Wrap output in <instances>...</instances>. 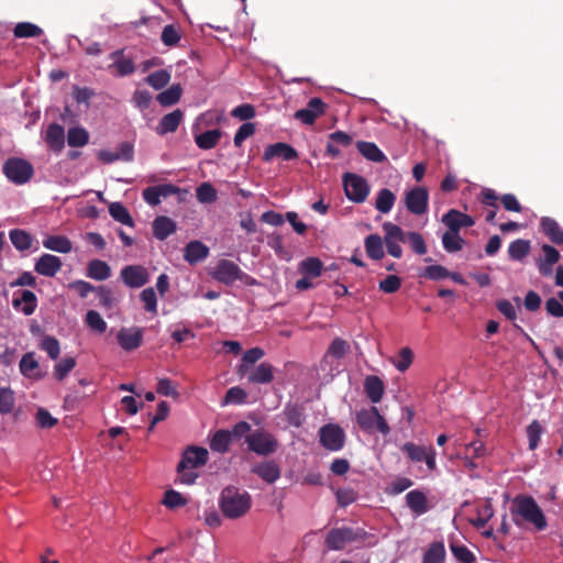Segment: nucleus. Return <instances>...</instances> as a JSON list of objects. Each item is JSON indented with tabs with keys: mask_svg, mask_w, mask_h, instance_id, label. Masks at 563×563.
<instances>
[{
	"mask_svg": "<svg viewBox=\"0 0 563 563\" xmlns=\"http://www.w3.org/2000/svg\"><path fill=\"white\" fill-rule=\"evenodd\" d=\"M122 282L130 288H141L148 283V272L142 265H128L120 273Z\"/></svg>",
	"mask_w": 563,
	"mask_h": 563,
	"instance_id": "13",
	"label": "nucleus"
},
{
	"mask_svg": "<svg viewBox=\"0 0 563 563\" xmlns=\"http://www.w3.org/2000/svg\"><path fill=\"white\" fill-rule=\"evenodd\" d=\"M510 514L517 526H521L522 521H526L531 523L538 531H543L548 527L542 509L531 496H516L512 500Z\"/></svg>",
	"mask_w": 563,
	"mask_h": 563,
	"instance_id": "1",
	"label": "nucleus"
},
{
	"mask_svg": "<svg viewBox=\"0 0 563 563\" xmlns=\"http://www.w3.org/2000/svg\"><path fill=\"white\" fill-rule=\"evenodd\" d=\"M542 233L554 244H563V229L560 224L550 217H543L540 221Z\"/></svg>",
	"mask_w": 563,
	"mask_h": 563,
	"instance_id": "25",
	"label": "nucleus"
},
{
	"mask_svg": "<svg viewBox=\"0 0 563 563\" xmlns=\"http://www.w3.org/2000/svg\"><path fill=\"white\" fill-rule=\"evenodd\" d=\"M196 198L201 203H213L217 198V190L210 183H202L196 189Z\"/></svg>",
	"mask_w": 563,
	"mask_h": 563,
	"instance_id": "49",
	"label": "nucleus"
},
{
	"mask_svg": "<svg viewBox=\"0 0 563 563\" xmlns=\"http://www.w3.org/2000/svg\"><path fill=\"white\" fill-rule=\"evenodd\" d=\"M420 276L430 280H440L448 278L450 276V272L444 266L430 265L423 269Z\"/></svg>",
	"mask_w": 563,
	"mask_h": 563,
	"instance_id": "59",
	"label": "nucleus"
},
{
	"mask_svg": "<svg viewBox=\"0 0 563 563\" xmlns=\"http://www.w3.org/2000/svg\"><path fill=\"white\" fill-rule=\"evenodd\" d=\"M325 111V103L320 98H311L306 108L297 110L294 114L295 119L303 124L311 125Z\"/></svg>",
	"mask_w": 563,
	"mask_h": 563,
	"instance_id": "14",
	"label": "nucleus"
},
{
	"mask_svg": "<svg viewBox=\"0 0 563 563\" xmlns=\"http://www.w3.org/2000/svg\"><path fill=\"white\" fill-rule=\"evenodd\" d=\"M222 136V132L218 129L206 131L201 134L195 136V142L197 146L201 150H211L217 146L220 139Z\"/></svg>",
	"mask_w": 563,
	"mask_h": 563,
	"instance_id": "35",
	"label": "nucleus"
},
{
	"mask_svg": "<svg viewBox=\"0 0 563 563\" xmlns=\"http://www.w3.org/2000/svg\"><path fill=\"white\" fill-rule=\"evenodd\" d=\"M338 505L342 508L356 501L358 494L353 488H339L335 492Z\"/></svg>",
	"mask_w": 563,
	"mask_h": 563,
	"instance_id": "61",
	"label": "nucleus"
},
{
	"mask_svg": "<svg viewBox=\"0 0 563 563\" xmlns=\"http://www.w3.org/2000/svg\"><path fill=\"white\" fill-rule=\"evenodd\" d=\"M355 419L358 427L365 432H372L374 430H377L384 435L390 432V428L386 422L385 418L379 413L378 409L374 406L357 411Z\"/></svg>",
	"mask_w": 563,
	"mask_h": 563,
	"instance_id": "6",
	"label": "nucleus"
},
{
	"mask_svg": "<svg viewBox=\"0 0 563 563\" xmlns=\"http://www.w3.org/2000/svg\"><path fill=\"white\" fill-rule=\"evenodd\" d=\"M364 389L368 399L373 404H376L382 400L385 387L383 380L378 376L369 375L365 378Z\"/></svg>",
	"mask_w": 563,
	"mask_h": 563,
	"instance_id": "29",
	"label": "nucleus"
},
{
	"mask_svg": "<svg viewBox=\"0 0 563 563\" xmlns=\"http://www.w3.org/2000/svg\"><path fill=\"white\" fill-rule=\"evenodd\" d=\"M232 442V433L229 430L220 429L217 430L210 439V449L213 452L227 453L230 450Z\"/></svg>",
	"mask_w": 563,
	"mask_h": 563,
	"instance_id": "32",
	"label": "nucleus"
},
{
	"mask_svg": "<svg viewBox=\"0 0 563 563\" xmlns=\"http://www.w3.org/2000/svg\"><path fill=\"white\" fill-rule=\"evenodd\" d=\"M413 361V352L410 347H402L399 350L398 360L394 362L395 367L404 373L406 372L412 364Z\"/></svg>",
	"mask_w": 563,
	"mask_h": 563,
	"instance_id": "58",
	"label": "nucleus"
},
{
	"mask_svg": "<svg viewBox=\"0 0 563 563\" xmlns=\"http://www.w3.org/2000/svg\"><path fill=\"white\" fill-rule=\"evenodd\" d=\"M183 95V87L180 84H174L166 90L159 92L156 97L158 103L163 107H170L176 104Z\"/></svg>",
	"mask_w": 563,
	"mask_h": 563,
	"instance_id": "33",
	"label": "nucleus"
},
{
	"mask_svg": "<svg viewBox=\"0 0 563 563\" xmlns=\"http://www.w3.org/2000/svg\"><path fill=\"white\" fill-rule=\"evenodd\" d=\"M275 157H280L284 161H292L298 157L297 151L287 143L278 142L268 145L263 154V159L268 162Z\"/></svg>",
	"mask_w": 563,
	"mask_h": 563,
	"instance_id": "20",
	"label": "nucleus"
},
{
	"mask_svg": "<svg viewBox=\"0 0 563 563\" xmlns=\"http://www.w3.org/2000/svg\"><path fill=\"white\" fill-rule=\"evenodd\" d=\"M163 504L169 509H175L185 506L187 499L180 493L169 489L164 494Z\"/></svg>",
	"mask_w": 563,
	"mask_h": 563,
	"instance_id": "57",
	"label": "nucleus"
},
{
	"mask_svg": "<svg viewBox=\"0 0 563 563\" xmlns=\"http://www.w3.org/2000/svg\"><path fill=\"white\" fill-rule=\"evenodd\" d=\"M144 80L154 89L159 90L170 81V73L166 69H159L150 74Z\"/></svg>",
	"mask_w": 563,
	"mask_h": 563,
	"instance_id": "48",
	"label": "nucleus"
},
{
	"mask_svg": "<svg viewBox=\"0 0 563 563\" xmlns=\"http://www.w3.org/2000/svg\"><path fill=\"white\" fill-rule=\"evenodd\" d=\"M184 119V112L180 109H176L165 114L156 126V132L159 135L175 132Z\"/></svg>",
	"mask_w": 563,
	"mask_h": 563,
	"instance_id": "22",
	"label": "nucleus"
},
{
	"mask_svg": "<svg viewBox=\"0 0 563 563\" xmlns=\"http://www.w3.org/2000/svg\"><path fill=\"white\" fill-rule=\"evenodd\" d=\"M43 246L59 253H69L73 249L71 242L64 235H49L43 240Z\"/></svg>",
	"mask_w": 563,
	"mask_h": 563,
	"instance_id": "34",
	"label": "nucleus"
},
{
	"mask_svg": "<svg viewBox=\"0 0 563 563\" xmlns=\"http://www.w3.org/2000/svg\"><path fill=\"white\" fill-rule=\"evenodd\" d=\"M251 472L268 484L280 477V468L274 461L262 462L252 467Z\"/></svg>",
	"mask_w": 563,
	"mask_h": 563,
	"instance_id": "24",
	"label": "nucleus"
},
{
	"mask_svg": "<svg viewBox=\"0 0 563 563\" xmlns=\"http://www.w3.org/2000/svg\"><path fill=\"white\" fill-rule=\"evenodd\" d=\"M445 555L444 543L437 541L429 545L421 563H444Z\"/></svg>",
	"mask_w": 563,
	"mask_h": 563,
	"instance_id": "38",
	"label": "nucleus"
},
{
	"mask_svg": "<svg viewBox=\"0 0 563 563\" xmlns=\"http://www.w3.org/2000/svg\"><path fill=\"white\" fill-rule=\"evenodd\" d=\"M181 35L179 32V29L174 24H167L164 26L161 40L164 43V45L168 47H173L178 44L180 41Z\"/></svg>",
	"mask_w": 563,
	"mask_h": 563,
	"instance_id": "50",
	"label": "nucleus"
},
{
	"mask_svg": "<svg viewBox=\"0 0 563 563\" xmlns=\"http://www.w3.org/2000/svg\"><path fill=\"white\" fill-rule=\"evenodd\" d=\"M406 504L416 516H421L429 510L427 496L419 489L410 490L406 495Z\"/></svg>",
	"mask_w": 563,
	"mask_h": 563,
	"instance_id": "26",
	"label": "nucleus"
},
{
	"mask_svg": "<svg viewBox=\"0 0 563 563\" xmlns=\"http://www.w3.org/2000/svg\"><path fill=\"white\" fill-rule=\"evenodd\" d=\"M531 244L529 240L518 239L508 246V255L514 261H522L529 255Z\"/></svg>",
	"mask_w": 563,
	"mask_h": 563,
	"instance_id": "37",
	"label": "nucleus"
},
{
	"mask_svg": "<svg viewBox=\"0 0 563 563\" xmlns=\"http://www.w3.org/2000/svg\"><path fill=\"white\" fill-rule=\"evenodd\" d=\"M247 380L253 384H268L274 378V367L266 362L249 371Z\"/></svg>",
	"mask_w": 563,
	"mask_h": 563,
	"instance_id": "27",
	"label": "nucleus"
},
{
	"mask_svg": "<svg viewBox=\"0 0 563 563\" xmlns=\"http://www.w3.org/2000/svg\"><path fill=\"white\" fill-rule=\"evenodd\" d=\"M355 145L360 154L371 162L383 163L387 159L386 155L373 142L357 141Z\"/></svg>",
	"mask_w": 563,
	"mask_h": 563,
	"instance_id": "30",
	"label": "nucleus"
},
{
	"mask_svg": "<svg viewBox=\"0 0 563 563\" xmlns=\"http://www.w3.org/2000/svg\"><path fill=\"white\" fill-rule=\"evenodd\" d=\"M249 451L261 455L268 456L277 452L279 442L277 438L264 429H256L246 437Z\"/></svg>",
	"mask_w": 563,
	"mask_h": 563,
	"instance_id": "4",
	"label": "nucleus"
},
{
	"mask_svg": "<svg viewBox=\"0 0 563 563\" xmlns=\"http://www.w3.org/2000/svg\"><path fill=\"white\" fill-rule=\"evenodd\" d=\"M450 549L457 561L461 563H474L475 555L465 545L451 543Z\"/></svg>",
	"mask_w": 563,
	"mask_h": 563,
	"instance_id": "63",
	"label": "nucleus"
},
{
	"mask_svg": "<svg viewBox=\"0 0 563 563\" xmlns=\"http://www.w3.org/2000/svg\"><path fill=\"white\" fill-rule=\"evenodd\" d=\"M396 201V196L388 188H383L378 191L375 208L382 213H388Z\"/></svg>",
	"mask_w": 563,
	"mask_h": 563,
	"instance_id": "39",
	"label": "nucleus"
},
{
	"mask_svg": "<svg viewBox=\"0 0 563 563\" xmlns=\"http://www.w3.org/2000/svg\"><path fill=\"white\" fill-rule=\"evenodd\" d=\"M285 418L289 426L299 428L305 421L302 408L298 405L287 404L284 409Z\"/></svg>",
	"mask_w": 563,
	"mask_h": 563,
	"instance_id": "47",
	"label": "nucleus"
},
{
	"mask_svg": "<svg viewBox=\"0 0 563 563\" xmlns=\"http://www.w3.org/2000/svg\"><path fill=\"white\" fill-rule=\"evenodd\" d=\"M209 255V249L200 241H190L184 249V258L189 264H197Z\"/></svg>",
	"mask_w": 563,
	"mask_h": 563,
	"instance_id": "23",
	"label": "nucleus"
},
{
	"mask_svg": "<svg viewBox=\"0 0 563 563\" xmlns=\"http://www.w3.org/2000/svg\"><path fill=\"white\" fill-rule=\"evenodd\" d=\"M43 34V30L31 22H20L13 29V35L16 38L38 37Z\"/></svg>",
	"mask_w": 563,
	"mask_h": 563,
	"instance_id": "41",
	"label": "nucleus"
},
{
	"mask_svg": "<svg viewBox=\"0 0 563 563\" xmlns=\"http://www.w3.org/2000/svg\"><path fill=\"white\" fill-rule=\"evenodd\" d=\"M401 451L407 455V457L413 462H424L427 465V468L429 471H435L437 468V462H435V450L433 446H424V445H418L413 442H406L401 446Z\"/></svg>",
	"mask_w": 563,
	"mask_h": 563,
	"instance_id": "9",
	"label": "nucleus"
},
{
	"mask_svg": "<svg viewBox=\"0 0 563 563\" xmlns=\"http://www.w3.org/2000/svg\"><path fill=\"white\" fill-rule=\"evenodd\" d=\"M264 356V351L261 347H252L244 352L242 356V364L239 366L238 373L245 375L249 373V364H255Z\"/></svg>",
	"mask_w": 563,
	"mask_h": 563,
	"instance_id": "45",
	"label": "nucleus"
},
{
	"mask_svg": "<svg viewBox=\"0 0 563 563\" xmlns=\"http://www.w3.org/2000/svg\"><path fill=\"white\" fill-rule=\"evenodd\" d=\"M9 236L13 246L19 251H26L32 246L33 238L24 230H11Z\"/></svg>",
	"mask_w": 563,
	"mask_h": 563,
	"instance_id": "40",
	"label": "nucleus"
},
{
	"mask_svg": "<svg viewBox=\"0 0 563 563\" xmlns=\"http://www.w3.org/2000/svg\"><path fill=\"white\" fill-rule=\"evenodd\" d=\"M86 275L95 280L102 282L111 276V267L101 260H91L87 265Z\"/></svg>",
	"mask_w": 563,
	"mask_h": 563,
	"instance_id": "31",
	"label": "nucleus"
},
{
	"mask_svg": "<svg viewBox=\"0 0 563 563\" xmlns=\"http://www.w3.org/2000/svg\"><path fill=\"white\" fill-rule=\"evenodd\" d=\"M542 431H543V429L538 420H533L527 427V435H528V440H529V449L530 450L533 451L539 446Z\"/></svg>",
	"mask_w": 563,
	"mask_h": 563,
	"instance_id": "56",
	"label": "nucleus"
},
{
	"mask_svg": "<svg viewBox=\"0 0 563 563\" xmlns=\"http://www.w3.org/2000/svg\"><path fill=\"white\" fill-rule=\"evenodd\" d=\"M465 241L455 231H448L442 236V244L446 252L453 253L462 250Z\"/></svg>",
	"mask_w": 563,
	"mask_h": 563,
	"instance_id": "46",
	"label": "nucleus"
},
{
	"mask_svg": "<svg viewBox=\"0 0 563 563\" xmlns=\"http://www.w3.org/2000/svg\"><path fill=\"white\" fill-rule=\"evenodd\" d=\"M385 232V244L389 255L395 258H400L402 249L400 243H406V232L397 224L385 222L383 224Z\"/></svg>",
	"mask_w": 563,
	"mask_h": 563,
	"instance_id": "11",
	"label": "nucleus"
},
{
	"mask_svg": "<svg viewBox=\"0 0 563 563\" xmlns=\"http://www.w3.org/2000/svg\"><path fill=\"white\" fill-rule=\"evenodd\" d=\"M343 187L347 199L355 203L364 202L369 194L368 183L357 174L345 173L343 175Z\"/></svg>",
	"mask_w": 563,
	"mask_h": 563,
	"instance_id": "7",
	"label": "nucleus"
},
{
	"mask_svg": "<svg viewBox=\"0 0 563 563\" xmlns=\"http://www.w3.org/2000/svg\"><path fill=\"white\" fill-rule=\"evenodd\" d=\"M40 347L47 353L52 360H57L60 353V344L54 336L46 335L41 341Z\"/></svg>",
	"mask_w": 563,
	"mask_h": 563,
	"instance_id": "53",
	"label": "nucleus"
},
{
	"mask_svg": "<svg viewBox=\"0 0 563 563\" xmlns=\"http://www.w3.org/2000/svg\"><path fill=\"white\" fill-rule=\"evenodd\" d=\"M47 146L54 152H60L65 146V130L58 123H51L44 135Z\"/></svg>",
	"mask_w": 563,
	"mask_h": 563,
	"instance_id": "21",
	"label": "nucleus"
},
{
	"mask_svg": "<svg viewBox=\"0 0 563 563\" xmlns=\"http://www.w3.org/2000/svg\"><path fill=\"white\" fill-rule=\"evenodd\" d=\"M117 340L122 350L131 352L141 346L143 342V330L141 328H121Z\"/></svg>",
	"mask_w": 563,
	"mask_h": 563,
	"instance_id": "15",
	"label": "nucleus"
},
{
	"mask_svg": "<svg viewBox=\"0 0 563 563\" xmlns=\"http://www.w3.org/2000/svg\"><path fill=\"white\" fill-rule=\"evenodd\" d=\"M140 298L144 302V308L147 312L157 313V297L153 287L143 289Z\"/></svg>",
	"mask_w": 563,
	"mask_h": 563,
	"instance_id": "55",
	"label": "nucleus"
},
{
	"mask_svg": "<svg viewBox=\"0 0 563 563\" xmlns=\"http://www.w3.org/2000/svg\"><path fill=\"white\" fill-rule=\"evenodd\" d=\"M366 254L375 261L384 257L383 240L378 234H371L365 239Z\"/></svg>",
	"mask_w": 563,
	"mask_h": 563,
	"instance_id": "36",
	"label": "nucleus"
},
{
	"mask_svg": "<svg viewBox=\"0 0 563 563\" xmlns=\"http://www.w3.org/2000/svg\"><path fill=\"white\" fill-rule=\"evenodd\" d=\"M152 229L153 235L157 240L164 241L176 231V223L168 217L159 216L154 219Z\"/></svg>",
	"mask_w": 563,
	"mask_h": 563,
	"instance_id": "28",
	"label": "nucleus"
},
{
	"mask_svg": "<svg viewBox=\"0 0 563 563\" xmlns=\"http://www.w3.org/2000/svg\"><path fill=\"white\" fill-rule=\"evenodd\" d=\"M442 222L448 227L450 231L459 232L461 228H468L475 224V220L456 209H450L442 217Z\"/></svg>",
	"mask_w": 563,
	"mask_h": 563,
	"instance_id": "17",
	"label": "nucleus"
},
{
	"mask_svg": "<svg viewBox=\"0 0 563 563\" xmlns=\"http://www.w3.org/2000/svg\"><path fill=\"white\" fill-rule=\"evenodd\" d=\"M322 271L323 264L318 257H307L300 263V272L310 278L319 277Z\"/></svg>",
	"mask_w": 563,
	"mask_h": 563,
	"instance_id": "44",
	"label": "nucleus"
},
{
	"mask_svg": "<svg viewBox=\"0 0 563 563\" xmlns=\"http://www.w3.org/2000/svg\"><path fill=\"white\" fill-rule=\"evenodd\" d=\"M429 192L424 187H415L406 192L405 203L408 211L421 216L428 211Z\"/></svg>",
	"mask_w": 563,
	"mask_h": 563,
	"instance_id": "12",
	"label": "nucleus"
},
{
	"mask_svg": "<svg viewBox=\"0 0 563 563\" xmlns=\"http://www.w3.org/2000/svg\"><path fill=\"white\" fill-rule=\"evenodd\" d=\"M62 265L59 257L46 253L36 261L34 269L40 275L53 277L60 271Z\"/></svg>",
	"mask_w": 563,
	"mask_h": 563,
	"instance_id": "18",
	"label": "nucleus"
},
{
	"mask_svg": "<svg viewBox=\"0 0 563 563\" xmlns=\"http://www.w3.org/2000/svg\"><path fill=\"white\" fill-rule=\"evenodd\" d=\"M36 423L42 429H51L58 422L45 408H38L35 415Z\"/></svg>",
	"mask_w": 563,
	"mask_h": 563,
	"instance_id": "62",
	"label": "nucleus"
},
{
	"mask_svg": "<svg viewBox=\"0 0 563 563\" xmlns=\"http://www.w3.org/2000/svg\"><path fill=\"white\" fill-rule=\"evenodd\" d=\"M252 507V497L246 490L234 486L222 489L219 497V508L228 519L244 517Z\"/></svg>",
	"mask_w": 563,
	"mask_h": 563,
	"instance_id": "2",
	"label": "nucleus"
},
{
	"mask_svg": "<svg viewBox=\"0 0 563 563\" xmlns=\"http://www.w3.org/2000/svg\"><path fill=\"white\" fill-rule=\"evenodd\" d=\"M319 437L321 445L328 451H340L345 444V433L339 424H324L319 430Z\"/></svg>",
	"mask_w": 563,
	"mask_h": 563,
	"instance_id": "10",
	"label": "nucleus"
},
{
	"mask_svg": "<svg viewBox=\"0 0 563 563\" xmlns=\"http://www.w3.org/2000/svg\"><path fill=\"white\" fill-rule=\"evenodd\" d=\"M89 142V133L80 126L70 128L67 132V143L70 147H82Z\"/></svg>",
	"mask_w": 563,
	"mask_h": 563,
	"instance_id": "43",
	"label": "nucleus"
},
{
	"mask_svg": "<svg viewBox=\"0 0 563 563\" xmlns=\"http://www.w3.org/2000/svg\"><path fill=\"white\" fill-rule=\"evenodd\" d=\"M406 243H408L411 250L418 255H423L427 253V245L424 240L418 232H406Z\"/></svg>",
	"mask_w": 563,
	"mask_h": 563,
	"instance_id": "54",
	"label": "nucleus"
},
{
	"mask_svg": "<svg viewBox=\"0 0 563 563\" xmlns=\"http://www.w3.org/2000/svg\"><path fill=\"white\" fill-rule=\"evenodd\" d=\"M2 172L15 185L26 184L34 175L32 164L20 157L8 158L3 164Z\"/></svg>",
	"mask_w": 563,
	"mask_h": 563,
	"instance_id": "5",
	"label": "nucleus"
},
{
	"mask_svg": "<svg viewBox=\"0 0 563 563\" xmlns=\"http://www.w3.org/2000/svg\"><path fill=\"white\" fill-rule=\"evenodd\" d=\"M109 213L115 221L131 228L134 227L133 218L121 202H112L109 206Z\"/></svg>",
	"mask_w": 563,
	"mask_h": 563,
	"instance_id": "42",
	"label": "nucleus"
},
{
	"mask_svg": "<svg viewBox=\"0 0 563 563\" xmlns=\"http://www.w3.org/2000/svg\"><path fill=\"white\" fill-rule=\"evenodd\" d=\"M368 533L362 529H353L351 527L332 528L325 537V545L329 550H343L347 543H363L367 539Z\"/></svg>",
	"mask_w": 563,
	"mask_h": 563,
	"instance_id": "3",
	"label": "nucleus"
},
{
	"mask_svg": "<svg viewBox=\"0 0 563 563\" xmlns=\"http://www.w3.org/2000/svg\"><path fill=\"white\" fill-rule=\"evenodd\" d=\"M85 321L91 330L97 331L98 333H103L107 330V322L96 310H89L86 313Z\"/></svg>",
	"mask_w": 563,
	"mask_h": 563,
	"instance_id": "52",
	"label": "nucleus"
},
{
	"mask_svg": "<svg viewBox=\"0 0 563 563\" xmlns=\"http://www.w3.org/2000/svg\"><path fill=\"white\" fill-rule=\"evenodd\" d=\"M12 306L20 309L25 316H31L37 307V298L31 290H20L14 292Z\"/></svg>",
	"mask_w": 563,
	"mask_h": 563,
	"instance_id": "19",
	"label": "nucleus"
},
{
	"mask_svg": "<svg viewBox=\"0 0 563 563\" xmlns=\"http://www.w3.org/2000/svg\"><path fill=\"white\" fill-rule=\"evenodd\" d=\"M379 290L386 294H394L401 287V279L397 275H388L378 284Z\"/></svg>",
	"mask_w": 563,
	"mask_h": 563,
	"instance_id": "64",
	"label": "nucleus"
},
{
	"mask_svg": "<svg viewBox=\"0 0 563 563\" xmlns=\"http://www.w3.org/2000/svg\"><path fill=\"white\" fill-rule=\"evenodd\" d=\"M209 453L207 449L201 446H188L180 460V468L183 470L185 466L190 468H197L203 466L208 462Z\"/></svg>",
	"mask_w": 563,
	"mask_h": 563,
	"instance_id": "16",
	"label": "nucleus"
},
{
	"mask_svg": "<svg viewBox=\"0 0 563 563\" xmlns=\"http://www.w3.org/2000/svg\"><path fill=\"white\" fill-rule=\"evenodd\" d=\"M76 366L74 357H64L54 366V376L57 380H63Z\"/></svg>",
	"mask_w": 563,
	"mask_h": 563,
	"instance_id": "51",
	"label": "nucleus"
},
{
	"mask_svg": "<svg viewBox=\"0 0 563 563\" xmlns=\"http://www.w3.org/2000/svg\"><path fill=\"white\" fill-rule=\"evenodd\" d=\"M210 275L214 280L228 286L247 277L234 262L225 258L217 263Z\"/></svg>",
	"mask_w": 563,
	"mask_h": 563,
	"instance_id": "8",
	"label": "nucleus"
},
{
	"mask_svg": "<svg viewBox=\"0 0 563 563\" xmlns=\"http://www.w3.org/2000/svg\"><path fill=\"white\" fill-rule=\"evenodd\" d=\"M14 408V395L10 388H0V413H10Z\"/></svg>",
	"mask_w": 563,
	"mask_h": 563,
	"instance_id": "60",
	"label": "nucleus"
}]
</instances>
